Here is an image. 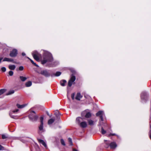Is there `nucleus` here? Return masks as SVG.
<instances>
[{
	"label": "nucleus",
	"mask_w": 151,
	"mask_h": 151,
	"mask_svg": "<svg viewBox=\"0 0 151 151\" xmlns=\"http://www.w3.org/2000/svg\"><path fill=\"white\" fill-rule=\"evenodd\" d=\"M55 120V119H54L51 118L48 120V124L49 125H50L52 123L54 122Z\"/></svg>",
	"instance_id": "19"
},
{
	"label": "nucleus",
	"mask_w": 151,
	"mask_h": 151,
	"mask_svg": "<svg viewBox=\"0 0 151 151\" xmlns=\"http://www.w3.org/2000/svg\"><path fill=\"white\" fill-rule=\"evenodd\" d=\"M83 119L80 117H78L76 119V122L82 128H86L87 124L86 122L83 121Z\"/></svg>",
	"instance_id": "2"
},
{
	"label": "nucleus",
	"mask_w": 151,
	"mask_h": 151,
	"mask_svg": "<svg viewBox=\"0 0 151 151\" xmlns=\"http://www.w3.org/2000/svg\"><path fill=\"white\" fill-rule=\"evenodd\" d=\"M27 58L28 59H29L30 60L31 63L33 64L34 65H35V66L36 67H38V65H37L35 63H34V62L33 60H31V59H30L29 57H27Z\"/></svg>",
	"instance_id": "25"
},
{
	"label": "nucleus",
	"mask_w": 151,
	"mask_h": 151,
	"mask_svg": "<svg viewBox=\"0 0 151 151\" xmlns=\"http://www.w3.org/2000/svg\"><path fill=\"white\" fill-rule=\"evenodd\" d=\"M14 72L13 71L10 70L9 72V74L10 76H12L13 75Z\"/></svg>",
	"instance_id": "32"
},
{
	"label": "nucleus",
	"mask_w": 151,
	"mask_h": 151,
	"mask_svg": "<svg viewBox=\"0 0 151 151\" xmlns=\"http://www.w3.org/2000/svg\"><path fill=\"white\" fill-rule=\"evenodd\" d=\"M68 141L70 143V145H73V143L72 142V140L71 138L69 137L68 138Z\"/></svg>",
	"instance_id": "29"
},
{
	"label": "nucleus",
	"mask_w": 151,
	"mask_h": 151,
	"mask_svg": "<svg viewBox=\"0 0 151 151\" xmlns=\"http://www.w3.org/2000/svg\"><path fill=\"white\" fill-rule=\"evenodd\" d=\"M61 74V72L57 71L55 73H52L51 75V77H53L54 76H59Z\"/></svg>",
	"instance_id": "15"
},
{
	"label": "nucleus",
	"mask_w": 151,
	"mask_h": 151,
	"mask_svg": "<svg viewBox=\"0 0 151 151\" xmlns=\"http://www.w3.org/2000/svg\"><path fill=\"white\" fill-rule=\"evenodd\" d=\"M14 90L10 91L6 95H8L13 94L14 93Z\"/></svg>",
	"instance_id": "27"
},
{
	"label": "nucleus",
	"mask_w": 151,
	"mask_h": 151,
	"mask_svg": "<svg viewBox=\"0 0 151 151\" xmlns=\"http://www.w3.org/2000/svg\"><path fill=\"white\" fill-rule=\"evenodd\" d=\"M38 142L41 144L43 145L46 148L47 147V145L46 143L42 139H38Z\"/></svg>",
	"instance_id": "14"
},
{
	"label": "nucleus",
	"mask_w": 151,
	"mask_h": 151,
	"mask_svg": "<svg viewBox=\"0 0 151 151\" xmlns=\"http://www.w3.org/2000/svg\"><path fill=\"white\" fill-rule=\"evenodd\" d=\"M104 141H106V143L107 145V147L109 146L111 149H113V142H111L109 140L107 141V140H104Z\"/></svg>",
	"instance_id": "13"
},
{
	"label": "nucleus",
	"mask_w": 151,
	"mask_h": 151,
	"mask_svg": "<svg viewBox=\"0 0 151 151\" xmlns=\"http://www.w3.org/2000/svg\"><path fill=\"white\" fill-rule=\"evenodd\" d=\"M2 149L0 148V150H1Z\"/></svg>",
	"instance_id": "46"
},
{
	"label": "nucleus",
	"mask_w": 151,
	"mask_h": 151,
	"mask_svg": "<svg viewBox=\"0 0 151 151\" xmlns=\"http://www.w3.org/2000/svg\"><path fill=\"white\" fill-rule=\"evenodd\" d=\"M99 125H101V124L100 122L99 123Z\"/></svg>",
	"instance_id": "43"
},
{
	"label": "nucleus",
	"mask_w": 151,
	"mask_h": 151,
	"mask_svg": "<svg viewBox=\"0 0 151 151\" xmlns=\"http://www.w3.org/2000/svg\"><path fill=\"white\" fill-rule=\"evenodd\" d=\"M32 113H34V114H35V112L34 111H32Z\"/></svg>",
	"instance_id": "44"
},
{
	"label": "nucleus",
	"mask_w": 151,
	"mask_h": 151,
	"mask_svg": "<svg viewBox=\"0 0 151 151\" xmlns=\"http://www.w3.org/2000/svg\"><path fill=\"white\" fill-rule=\"evenodd\" d=\"M19 78L21 81L22 82L25 81L27 78L26 77L22 76H20Z\"/></svg>",
	"instance_id": "22"
},
{
	"label": "nucleus",
	"mask_w": 151,
	"mask_h": 151,
	"mask_svg": "<svg viewBox=\"0 0 151 151\" xmlns=\"http://www.w3.org/2000/svg\"><path fill=\"white\" fill-rule=\"evenodd\" d=\"M6 91V90L5 89H1L0 90V95H2L3 93H5Z\"/></svg>",
	"instance_id": "26"
},
{
	"label": "nucleus",
	"mask_w": 151,
	"mask_h": 151,
	"mask_svg": "<svg viewBox=\"0 0 151 151\" xmlns=\"http://www.w3.org/2000/svg\"><path fill=\"white\" fill-rule=\"evenodd\" d=\"M76 79V76L74 75L73 74H72L71 76V77L70 79L69 80L68 82V86L69 87H71L73 83L75 81Z\"/></svg>",
	"instance_id": "8"
},
{
	"label": "nucleus",
	"mask_w": 151,
	"mask_h": 151,
	"mask_svg": "<svg viewBox=\"0 0 151 151\" xmlns=\"http://www.w3.org/2000/svg\"><path fill=\"white\" fill-rule=\"evenodd\" d=\"M29 119L32 121H36L38 118V116L36 115L32 114L31 113L29 116Z\"/></svg>",
	"instance_id": "10"
},
{
	"label": "nucleus",
	"mask_w": 151,
	"mask_h": 151,
	"mask_svg": "<svg viewBox=\"0 0 151 151\" xmlns=\"http://www.w3.org/2000/svg\"><path fill=\"white\" fill-rule=\"evenodd\" d=\"M32 54L35 60L37 61H39V57L41 56V55L39 52L35 50L33 52Z\"/></svg>",
	"instance_id": "5"
},
{
	"label": "nucleus",
	"mask_w": 151,
	"mask_h": 151,
	"mask_svg": "<svg viewBox=\"0 0 151 151\" xmlns=\"http://www.w3.org/2000/svg\"><path fill=\"white\" fill-rule=\"evenodd\" d=\"M67 81L65 80H62L60 81V85L62 86H65V84L66 83Z\"/></svg>",
	"instance_id": "17"
},
{
	"label": "nucleus",
	"mask_w": 151,
	"mask_h": 151,
	"mask_svg": "<svg viewBox=\"0 0 151 151\" xmlns=\"http://www.w3.org/2000/svg\"><path fill=\"white\" fill-rule=\"evenodd\" d=\"M112 132V131L110 130V129L106 131L102 127L101 128V132L102 134H104L106 133V135L107 136L110 137L111 136H113V134L111 132Z\"/></svg>",
	"instance_id": "4"
},
{
	"label": "nucleus",
	"mask_w": 151,
	"mask_h": 151,
	"mask_svg": "<svg viewBox=\"0 0 151 151\" xmlns=\"http://www.w3.org/2000/svg\"><path fill=\"white\" fill-rule=\"evenodd\" d=\"M114 148L116 147H117V145L114 142Z\"/></svg>",
	"instance_id": "39"
},
{
	"label": "nucleus",
	"mask_w": 151,
	"mask_h": 151,
	"mask_svg": "<svg viewBox=\"0 0 151 151\" xmlns=\"http://www.w3.org/2000/svg\"><path fill=\"white\" fill-rule=\"evenodd\" d=\"M0 148L2 149L1 150H4V147L2 145H0Z\"/></svg>",
	"instance_id": "38"
},
{
	"label": "nucleus",
	"mask_w": 151,
	"mask_h": 151,
	"mask_svg": "<svg viewBox=\"0 0 151 151\" xmlns=\"http://www.w3.org/2000/svg\"><path fill=\"white\" fill-rule=\"evenodd\" d=\"M53 58L52 54L48 51H44L43 58L41 60V63L42 64H46L47 65L50 67H54L57 66L59 64L58 61L53 62Z\"/></svg>",
	"instance_id": "1"
},
{
	"label": "nucleus",
	"mask_w": 151,
	"mask_h": 151,
	"mask_svg": "<svg viewBox=\"0 0 151 151\" xmlns=\"http://www.w3.org/2000/svg\"><path fill=\"white\" fill-rule=\"evenodd\" d=\"M96 116H97L99 117L101 121L102 122L104 120L103 117L105 116V115L104 111H100L96 114Z\"/></svg>",
	"instance_id": "7"
},
{
	"label": "nucleus",
	"mask_w": 151,
	"mask_h": 151,
	"mask_svg": "<svg viewBox=\"0 0 151 151\" xmlns=\"http://www.w3.org/2000/svg\"><path fill=\"white\" fill-rule=\"evenodd\" d=\"M150 127L151 128V125L150 126Z\"/></svg>",
	"instance_id": "47"
},
{
	"label": "nucleus",
	"mask_w": 151,
	"mask_h": 151,
	"mask_svg": "<svg viewBox=\"0 0 151 151\" xmlns=\"http://www.w3.org/2000/svg\"><path fill=\"white\" fill-rule=\"evenodd\" d=\"M8 137L6 136V135L5 134H2V138L3 139H5Z\"/></svg>",
	"instance_id": "33"
},
{
	"label": "nucleus",
	"mask_w": 151,
	"mask_h": 151,
	"mask_svg": "<svg viewBox=\"0 0 151 151\" xmlns=\"http://www.w3.org/2000/svg\"><path fill=\"white\" fill-rule=\"evenodd\" d=\"M22 55L23 56H24L26 55L25 53L24 52H22Z\"/></svg>",
	"instance_id": "40"
},
{
	"label": "nucleus",
	"mask_w": 151,
	"mask_h": 151,
	"mask_svg": "<svg viewBox=\"0 0 151 151\" xmlns=\"http://www.w3.org/2000/svg\"><path fill=\"white\" fill-rule=\"evenodd\" d=\"M150 132H151V134H150V139H151V131H150Z\"/></svg>",
	"instance_id": "45"
},
{
	"label": "nucleus",
	"mask_w": 151,
	"mask_h": 151,
	"mask_svg": "<svg viewBox=\"0 0 151 151\" xmlns=\"http://www.w3.org/2000/svg\"><path fill=\"white\" fill-rule=\"evenodd\" d=\"M18 54L17 50L16 49H14L10 52V56L11 57H15Z\"/></svg>",
	"instance_id": "9"
},
{
	"label": "nucleus",
	"mask_w": 151,
	"mask_h": 151,
	"mask_svg": "<svg viewBox=\"0 0 151 151\" xmlns=\"http://www.w3.org/2000/svg\"><path fill=\"white\" fill-rule=\"evenodd\" d=\"M26 106V104H24L22 105H19V104H17V106L19 108H22L24 107H25Z\"/></svg>",
	"instance_id": "24"
},
{
	"label": "nucleus",
	"mask_w": 151,
	"mask_h": 151,
	"mask_svg": "<svg viewBox=\"0 0 151 151\" xmlns=\"http://www.w3.org/2000/svg\"><path fill=\"white\" fill-rule=\"evenodd\" d=\"M23 69L24 67L23 66H20L19 68V70L20 71L23 70Z\"/></svg>",
	"instance_id": "35"
},
{
	"label": "nucleus",
	"mask_w": 151,
	"mask_h": 151,
	"mask_svg": "<svg viewBox=\"0 0 151 151\" xmlns=\"http://www.w3.org/2000/svg\"><path fill=\"white\" fill-rule=\"evenodd\" d=\"M40 124L39 126V130L38 132L39 133H42L45 131V130L44 128L43 127V117L42 116H41L40 117Z\"/></svg>",
	"instance_id": "3"
},
{
	"label": "nucleus",
	"mask_w": 151,
	"mask_h": 151,
	"mask_svg": "<svg viewBox=\"0 0 151 151\" xmlns=\"http://www.w3.org/2000/svg\"><path fill=\"white\" fill-rule=\"evenodd\" d=\"M32 83L31 81H28L25 83V85L26 87H29L31 86Z\"/></svg>",
	"instance_id": "21"
},
{
	"label": "nucleus",
	"mask_w": 151,
	"mask_h": 151,
	"mask_svg": "<svg viewBox=\"0 0 151 151\" xmlns=\"http://www.w3.org/2000/svg\"><path fill=\"white\" fill-rule=\"evenodd\" d=\"M60 142L61 144L63 146H65V144L64 140L63 139H60Z\"/></svg>",
	"instance_id": "31"
},
{
	"label": "nucleus",
	"mask_w": 151,
	"mask_h": 151,
	"mask_svg": "<svg viewBox=\"0 0 151 151\" xmlns=\"http://www.w3.org/2000/svg\"><path fill=\"white\" fill-rule=\"evenodd\" d=\"M55 114L56 116L57 117H58L60 115L59 112L58 111H56L55 113Z\"/></svg>",
	"instance_id": "28"
},
{
	"label": "nucleus",
	"mask_w": 151,
	"mask_h": 151,
	"mask_svg": "<svg viewBox=\"0 0 151 151\" xmlns=\"http://www.w3.org/2000/svg\"><path fill=\"white\" fill-rule=\"evenodd\" d=\"M3 58H0V63H1V60H2Z\"/></svg>",
	"instance_id": "42"
},
{
	"label": "nucleus",
	"mask_w": 151,
	"mask_h": 151,
	"mask_svg": "<svg viewBox=\"0 0 151 151\" xmlns=\"http://www.w3.org/2000/svg\"><path fill=\"white\" fill-rule=\"evenodd\" d=\"M82 97V96L81 95L80 93H78L77 94L76 99L78 100H80L81 99Z\"/></svg>",
	"instance_id": "16"
},
{
	"label": "nucleus",
	"mask_w": 151,
	"mask_h": 151,
	"mask_svg": "<svg viewBox=\"0 0 151 151\" xmlns=\"http://www.w3.org/2000/svg\"><path fill=\"white\" fill-rule=\"evenodd\" d=\"M75 93H73L71 94V97L73 100H74V99Z\"/></svg>",
	"instance_id": "36"
},
{
	"label": "nucleus",
	"mask_w": 151,
	"mask_h": 151,
	"mask_svg": "<svg viewBox=\"0 0 151 151\" xmlns=\"http://www.w3.org/2000/svg\"><path fill=\"white\" fill-rule=\"evenodd\" d=\"M146 94L145 93H142L141 95V98L142 99H143L144 98V97L143 96H146Z\"/></svg>",
	"instance_id": "30"
},
{
	"label": "nucleus",
	"mask_w": 151,
	"mask_h": 151,
	"mask_svg": "<svg viewBox=\"0 0 151 151\" xmlns=\"http://www.w3.org/2000/svg\"><path fill=\"white\" fill-rule=\"evenodd\" d=\"M14 61V60L12 58H5L3 61L12 62Z\"/></svg>",
	"instance_id": "18"
},
{
	"label": "nucleus",
	"mask_w": 151,
	"mask_h": 151,
	"mask_svg": "<svg viewBox=\"0 0 151 151\" xmlns=\"http://www.w3.org/2000/svg\"><path fill=\"white\" fill-rule=\"evenodd\" d=\"M73 151H78L76 149L74 148L73 149Z\"/></svg>",
	"instance_id": "41"
},
{
	"label": "nucleus",
	"mask_w": 151,
	"mask_h": 151,
	"mask_svg": "<svg viewBox=\"0 0 151 151\" xmlns=\"http://www.w3.org/2000/svg\"><path fill=\"white\" fill-rule=\"evenodd\" d=\"M82 116H85L86 118H89L91 116V114L90 112H87L85 111H83L81 113Z\"/></svg>",
	"instance_id": "12"
},
{
	"label": "nucleus",
	"mask_w": 151,
	"mask_h": 151,
	"mask_svg": "<svg viewBox=\"0 0 151 151\" xmlns=\"http://www.w3.org/2000/svg\"><path fill=\"white\" fill-rule=\"evenodd\" d=\"M46 114L48 116H49L50 117H51V116H52V114H51V115H50L49 112L47 111H46Z\"/></svg>",
	"instance_id": "37"
},
{
	"label": "nucleus",
	"mask_w": 151,
	"mask_h": 151,
	"mask_svg": "<svg viewBox=\"0 0 151 151\" xmlns=\"http://www.w3.org/2000/svg\"><path fill=\"white\" fill-rule=\"evenodd\" d=\"M1 70L3 72H5L6 71V69L5 67H3L1 68Z\"/></svg>",
	"instance_id": "34"
},
{
	"label": "nucleus",
	"mask_w": 151,
	"mask_h": 151,
	"mask_svg": "<svg viewBox=\"0 0 151 151\" xmlns=\"http://www.w3.org/2000/svg\"><path fill=\"white\" fill-rule=\"evenodd\" d=\"M51 71L50 70H44L41 71V74L46 77L51 76Z\"/></svg>",
	"instance_id": "6"
},
{
	"label": "nucleus",
	"mask_w": 151,
	"mask_h": 151,
	"mask_svg": "<svg viewBox=\"0 0 151 151\" xmlns=\"http://www.w3.org/2000/svg\"><path fill=\"white\" fill-rule=\"evenodd\" d=\"M16 68L14 65H9V68L11 70H14Z\"/></svg>",
	"instance_id": "23"
},
{
	"label": "nucleus",
	"mask_w": 151,
	"mask_h": 151,
	"mask_svg": "<svg viewBox=\"0 0 151 151\" xmlns=\"http://www.w3.org/2000/svg\"><path fill=\"white\" fill-rule=\"evenodd\" d=\"M88 124L90 126H92L94 125V121L91 119H88Z\"/></svg>",
	"instance_id": "20"
},
{
	"label": "nucleus",
	"mask_w": 151,
	"mask_h": 151,
	"mask_svg": "<svg viewBox=\"0 0 151 151\" xmlns=\"http://www.w3.org/2000/svg\"><path fill=\"white\" fill-rule=\"evenodd\" d=\"M19 111L18 109H17L15 110H13L12 111H10L9 113V115L12 118L14 119H17V116H15L13 115H12L13 113H15L16 112H17Z\"/></svg>",
	"instance_id": "11"
}]
</instances>
